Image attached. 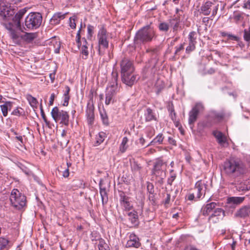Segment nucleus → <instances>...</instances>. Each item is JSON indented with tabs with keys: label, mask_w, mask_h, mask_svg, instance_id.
Here are the masks:
<instances>
[{
	"label": "nucleus",
	"mask_w": 250,
	"mask_h": 250,
	"mask_svg": "<svg viewBox=\"0 0 250 250\" xmlns=\"http://www.w3.org/2000/svg\"><path fill=\"white\" fill-rule=\"evenodd\" d=\"M237 189L239 191H247L249 190V188L245 184L243 183H240L236 186Z\"/></svg>",
	"instance_id": "nucleus-54"
},
{
	"label": "nucleus",
	"mask_w": 250,
	"mask_h": 250,
	"mask_svg": "<svg viewBox=\"0 0 250 250\" xmlns=\"http://www.w3.org/2000/svg\"><path fill=\"white\" fill-rule=\"evenodd\" d=\"M144 117L146 122L157 121L158 120L154 111L149 107H147L145 110Z\"/></svg>",
	"instance_id": "nucleus-22"
},
{
	"label": "nucleus",
	"mask_w": 250,
	"mask_h": 250,
	"mask_svg": "<svg viewBox=\"0 0 250 250\" xmlns=\"http://www.w3.org/2000/svg\"><path fill=\"white\" fill-rule=\"evenodd\" d=\"M100 186V193L101 196L102 204L104 206L107 203L108 201V195L105 187H103L101 181L99 184Z\"/></svg>",
	"instance_id": "nucleus-31"
},
{
	"label": "nucleus",
	"mask_w": 250,
	"mask_h": 250,
	"mask_svg": "<svg viewBox=\"0 0 250 250\" xmlns=\"http://www.w3.org/2000/svg\"><path fill=\"white\" fill-rule=\"evenodd\" d=\"M9 8L5 4L4 0H0V15L4 20L6 19V15L9 14Z\"/></svg>",
	"instance_id": "nucleus-34"
},
{
	"label": "nucleus",
	"mask_w": 250,
	"mask_h": 250,
	"mask_svg": "<svg viewBox=\"0 0 250 250\" xmlns=\"http://www.w3.org/2000/svg\"><path fill=\"white\" fill-rule=\"evenodd\" d=\"M195 48V45L193 44L189 43L188 46L186 49L187 53L189 54L191 51H193Z\"/></svg>",
	"instance_id": "nucleus-61"
},
{
	"label": "nucleus",
	"mask_w": 250,
	"mask_h": 250,
	"mask_svg": "<svg viewBox=\"0 0 250 250\" xmlns=\"http://www.w3.org/2000/svg\"><path fill=\"white\" fill-rule=\"evenodd\" d=\"M136 76L134 73L121 74L122 82L129 87H131L135 83Z\"/></svg>",
	"instance_id": "nucleus-18"
},
{
	"label": "nucleus",
	"mask_w": 250,
	"mask_h": 250,
	"mask_svg": "<svg viewBox=\"0 0 250 250\" xmlns=\"http://www.w3.org/2000/svg\"><path fill=\"white\" fill-rule=\"evenodd\" d=\"M95 27L90 24L87 25V38L91 39L94 34Z\"/></svg>",
	"instance_id": "nucleus-52"
},
{
	"label": "nucleus",
	"mask_w": 250,
	"mask_h": 250,
	"mask_svg": "<svg viewBox=\"0 0 250 250\" xmlns=\"http://www.w3.org/2000/svg\"><path fill=\"white\" fill-rule=\"evenodd\" d=\"M185 43H181L179 45L175 47V52L173 56L170 59L173 61H175L179 59L181 52L184 50Z\"/></svg>",
	"instance_id": "nucleus-32"
},
{
	"label": "nucleus",
	"mask_w": 250,
	"mask_h": 250,
	"mask_svg": "<svg viewBox=\"0 0 250 250\" xmlns=\"http://www.w3.org/2000/svg\"><path fill=\"white\" fill-rule=\"evenodd\" d=\"M69 25L72 29L76 28V24L75 22V19L74 18L71 17L69 18Z\"/></svg>",
	"instance_id": "nucleus-62"
},
{
	"label": "nucleus",
	"mask_w": 250,
	"mask_h": 250,
	"mask_svg": "<svg viewBox=\"0 0 250 250\" xmlns=\"http://www.w3.org/2000/svg\"><path fill=\"white\" fill-rule=\"evenodd\" d=\"M212 134L216 139L218 144L221 146H224L227 142L226 137L221 131L214 130Z\"/></svg>",
	"instance_id": "nucleus-28"
},
{
	"label": "nucleus",
	"mask_w": 250,
	"mask_h": 250,
	"mask_svg": "<svg viewBox=\"0 0 250 250\" xmlns=\"http://www.w3.org/2000/svg\"><path fill=\"white\" fill-rule=\"evenodd\" d=\"M42 18L39 13H30L25 18L23 24V32L36 29L40 27Z\"/></svg>",
	"instance_id": "nucleus-4"
},
{
	"label": "nucleus",
	"mask_w": 250,
	"mask_h": 250,
	"mask_svg": "<svg viewBox=\"0 0 250 250\" xmlns=\"http://www.w3.org/2000/svg\"><path fill=\"white\" fill-rule=\"evenodd\" d=\"M51 116L54 120L57 122L60 121V124L67 126L69 124V115L68 113L62 110H60L57 106L52 109Z\"/></svg>",
	"instance_id": "nucleus-7"
},
{
	"label": "nucleus",
	"mask_w": 250,
	"mask_h": 250,
	"mask_svg": "<svg viewBox=\"0 0 250 250\" xmlns=\"http://www.w3.org/2000/svg\"><path fill=\"white\" fill-rule=\"evenodd\" d=\"M204 109L203 104L201 103H196L189 112L188 124L194 125L196 121L200 112L203 111Z\"/></svg>",
	"instance_id": "nucleus-12"
},
{
	"label": "nucleus",
	"mask_w": 250,
	"mask_h": 250,
	"mask_svg": "<svg viewBox=\"0 0 250 250\" xmlns=\"http://www.w3.org/2000/svg\"><path fill=\"white\" fill-rule=\"evenodd\" d=\"M155 195L154 193L149 194L148 198L152 206H156L157 205L156 200L155 198Z\"/></svg>",
	"instance_id": "nucleus-55"
},
{
	"label": "nucleus",
	"mask_w": 250,
	"mask_h": 250,
	"mask_svg": "<svg viewBox=\"0 0 250 250\" xmlns=\"http://www.w3.org/2000/svg\"><path fill=\"white\" fill-rule=\"evenodd\" d=\"M11 115L17 117L23 116L25 115V111L22 107L17 106L12 110Z\"/></svg>",
	"instance_id": "nucleus-39"
},
{
	"label": "nucleus",
	"mask_w": 250,
	"mask_h": 250,
	"mask_svg": "<svg viewBox=\"0 0 250 250\" xmlns=\"http://www.w3.org/2000/svg\"><path fill=\"white\" fill-rule=\"evenodd\" d=\"M119 194L120 205L124 208V210L126 211L131 210L133 206L131 204L130 197L127 196L123 191H119Z\"/></svg>",
	"instance_id": "nucleus-13"
},
{
	"label": "nucleus",
	"mask_w": 250,
	"mask_h": 250,
	"mask_svg": "<svg viewBox=\"0 0 250 250\" xmlns=\"http://www.w3.org/2000/svg\"><path fill=\"white\" fill-rule=\"evenodd\" d=\"M224 169L229 175L239 176L244 173L245 167L242 161L239 158L232 157L224 162Z\"/></svg>",
	"instance_id": "nucleus-2"
},
{
	"label": "nucleus",
	"mask_w": 250,
	"mask_h": 250,
	"mask_svg": "<svg viewBox=\"0 0 250 250\" xmlns=\"http://www.w3.org/2000/svg\"><path fill=\"white\" fill-rule=\"evenodd\" d=\"M41 116H42V118L44 122L45 123V124L47 125H49L50 123L47 120V118L45 116V114L44 113V112L43 111V110H42V111H41Z\"/></svg>",
	"instance_id": "nucleus-63"
},
{
	"label": "nucleus",
	"mask_w": 250,
	"mask_h": 250,
	"mask_svg": "<svg viewBox=\"0 0 250 250\" xmlns=\"http://www.w3.org/2000/svg\"><path fill=\"white\" fill-rule=\"evenodd\" d=\"M176 176L177 175L176 173H172L170 174V177L168 178L167 180V184L171 186L172 185V183L176 179Z\"/></svg>",
	"instance_id": "nucleus-59"
},
{
	"label": "nucleus",
	"mask_w": 250,
	"mask_h": 250,
	"mask_svg": "<svg viewBox=\"0 0 250 250\" xmlns=\"http://www.w3.org/2000/svg\"><path fill=\"white\" fill-rule=\"evenodd\" d=\"M64 18V15L61 13L55 14L50 19V22L52 24H57L60 22L61 19Z\"/></svg>",
	"instance_id": "nucleus-36"
},
{
	"label": "nucleus",
	"mask_w": 250,
	"mask_h": 250,
	"mask_svg": "<svg viewBox=\"0 0 250 250\" xmlns=\"http://www.w3.org/2000/svg\"><path fill=\"white\" fill-rule=\"evenodd\" d=\"M37 37L36 33H25L21 36V38L27 43L32 42Z\"/></svg>",
	"instance_id": "nucleus-35"
},
{
	"label": "nucleus",
	"mask_w": 250,
	"mask_h": 250,
	"mask_svg": "<svg viewBox=\"0 0 250 250\" xmlns=\"http://www.w3.org/2000/svg\"><path fill=\"white\" fill-rule=\"evenodd\" d=\"M48 44L53 45L54 49V52L55 53H59L60 52V49L61 47V42L56 37L51 38L48 42Z\"/></svg>",
	"instance_id": "nucleus-33"
},
{
	"label": "nucleus",
	"mask_w": 250,
	"mask_h": 250,
	"mask_svg": "<svg viewBox=\"0 0 250 250\" xmlns=\"http://www.w3.org/2000/svg\"><path fill=\"white\" fill-rule=\"evenodd\" d=\"M245 199L244 197H231L228 199L229 203L239 205L242 203Z\"/></svg>",
	"instance_id": "nucleus-42"
},
{
	"label": "nucleus",
	"mask_w": 250,
	"mask_h": 250,
	"mask_svg": "<svg viewBox=\"0 0 250 250\" xmlns=\"http://www.w3.org/2000/svg\"><path fill=\"white\" fill-rule=\"evenodd\" d=\"M167 162L162 157L156 159L153 163V167L151 169V175L154 176L157 182L160 185H163L164 179L166 177Z\"/></svg>",
	"instance_id": "nucleus-3"
},
{
	"label": "nucleus",
	"mask_w": 250,
	"mask_h": 250,
	"mask_svg": "<svg viewBox=\"0 0 250 250\" xmlns=\"http://www.w3.org/2000/svg\"><path fill=\"white\" fill-rule=\"evenodd\" d=\"M10 200L12 206L17 209H21L25 206L26 197L17 189H13L11 193Z\"/></svg>",
	"instance_id": "nucleus-5"
},
{
	"label": "nucleus",
	"mask_w": 250,
	"mask_h": 250,
	"mask_svg": "<svg viewBox=\"0 0 250 250\" xmlns=\"http://www.w3.org/2000/svg\"><path fill=\"white\" fill-rule=\"evenodd\" d=\"M196 33L195 31H192L188 35L189 43L195 44L196 43Z\"/></svg>",
	"instance_id": "nucleus-50"
},
{
	"label": "nucleus",
	"mask_w": 250,
	"mask_h": 250,
	"mask_svg": "<svg viewBox=\"0 0 250 250\" xmlns=\"http://www.w3.org/2000/svg\"><path fill=\"white\" fill-rule=\"evenodd\" d=\"M26 12L25 9H21L13 17L12 23L9 22V25L10 27L15 26L17 29L20 30L21 32H23V24H21V20L22 18Z\"/></svg>",
	"instance_id": "nucleus-11"
},
{
	"label": "nucleus",
	"mask_w": 250,
	"mask_h": 250,
	"mask_svg": "<svg viewBox=\"0 0 250 250\" xmlns=\"http://www.w3.org/2000/svg\"><path fill=\"white\" fill-rule=\"evenodd\" d=\"M82 27V24H81V27L79 28V30L77 32L76 37V42L77 44V46L79 48H80V46L81 45V42H82V39H81V29Z\"/></svg>",
	"instance_id": "nucleus-51"
},
{
	"label": "nucleus",
	"mask_w": 250,
	"mask_h": 250,
	"mask_svg": "<svg viewBox=\"0 0 250 250\" xmlns=\"http://www.w3.org/2000/svg\"><path fill=\"white\" fill-rule=\"evenodd\" d=\"M224 114L221 113H215L210 115L208 118L207 121L203 123L204 127H210L216 123L215 120L220 121L223 119Z\"/></svg>",
	"instance_id": "nucleus-15"
},
{
	"label": "nucleus",
	"mask_w": 250,
	"mask_h": 250,
	"mask_svg": "<svg viewBox=\"0 0 250 250\" xmlns=\"http://www.w3.org/2000/svg\"><path fill=\"white\" fill-rule=\"evenodd\" d=\"M14 104V102L12 101H7L0 105L2 114L4 117H7L8 112L11 110Z\"/></svg>",
	"instance_id": "nucleus-25"
},
{
	"label": "nucleus",
	"mask_w": 250,
	"mask_h": 250,
	"mask_svg": "<svg viewBox=\"0 0 250 250\" xmlns=\"http://www.w3.org/2000/svg\"><path fill=\"white\" fill-rule=\"evenodd\" d=\"M65 91L63 94L64 101L62 104L63 106H67L69 103V101L70 99L69 95V92L70 91V88L68 85L65 86Z\"/></svg>",
	"instance_id": "nucleus-38"
},
{
	"label": "nucleus",
	"mask_w": 250,
	"mask_h": 250,
	"mask_svg": "<svg viewBox=\"0 0 250 250\" xmlns=\"http://www.w3.org/2000/svg\"><path fill=\"white\" fill-rule=\"evenodd\" d=\"M131 170L133 173H140L142 169V164L135 159L130 160Z\"/></svg>",
	"instance_id": "nucleus-26"
},
{
	"label": "nucleus",
	"mask_w": 250,
	"mask_h": 250,
	"mask_svg": "<svg viewBox=\"0 0 250 250\" xmlns=\"http://www.w3.org/2000/svg\"><path fill=\"white\" fill-rule=\"evenodd\" d=\"M98 247L99 250H110L109 246L102 238L99 239Z\"/></svg>",
	"instance_id": "nucleus-49"
},
{
	"label": "nucleus",
	"mask_w": 250,
	"mask_h": 250,
	"mask_svg": "<svg viewBox=\"0 0 250 250\" xmlns=\"http://www.w3.org/2000/svg\"><path fill=\"white\" fill-rule=\"evenodd\" d=\"M208 188V182L200 180L196 182L194 186L196 194V201L203 198Z\"/></svg>",
	"instance_id": "nucleus-10"
},
{
	"label": "nucleus",
	"mask_w": 250,
	"mask_h": 250,
	"mask_svg": "<svg viewBox=\"0 0 250 250\" xmlns=\"http://www.w3.org/2000/svg\"><path fill=\"white\" fill-rule=\"evenodd\" d=\"M26 99L28 101L30 105L32 107L36 106L38 104V101L35 97L30 94L26 95Z\"/></svg>",
	"instance_id": "nucleus-47"
},
{
	"label": "nucleus",
	"mask_w": 250,
	"mask_h": 250,
	"mask_svg": "<svg viewBox=\"0 0 250 250\" xmlns=\"http://www.w3.org/2000/svg\"><path fill=\"white\" fill-rule=\"evenodd\" d=\"M141 246L139 238L134 233H131L126 244V248H138Z\"/></svg>",
	"instance_id": "nucleus-20"
},
{
	"label": "nucleus",
	"mask_w": 250,
	"mask_h": 250,
	"mask_svg": "<svg viewBox=\"0 0 250 250\" xmlns=\"http://www.w3.org/2000/svg\"><path fill=\"white\" fill-rule=\"evenodd\" d=\"M7 28L10 32L11 38L14 40L18 39V38H19V36L17 34L16 31L14 29H13L12 27H10V26L9 27V28Z\"/></svg>",
	"instance_id": "nucleus-53"
},
{
	"label": "nucleus",
	"mask_w": 250,
	"mask_h": 250,
	"mask_svg": "<svg viewBox=\"0 0 250 250\" xmlns=\"http://www.w3.org/2000/svg\"><path fill=\"white\" fill-rule=\"evenodd\" d=\"M100 114L103 124L105 125H108L109 124V119L105 109L100 110Z\"/></svg>",
	"instance_id": "nucleus-43"
},
{
	"label": "nucleus",
	"mask_w": 250,
	"mask_h": 250,
	"mask_svg": "<svg viewBox=\"0 0 250 250\" xmlns=\"http://www.w3.org/2000/svg\"><path fill=\"white\" fill-rule=\"evenodd\" d=\"M169 26H170L173 30V32L177 33L179 28H181L180 24L181 22L180 17L179 16H174L172 18L168 20Z\"/></svg>",
	"instance_id": "nucleus-24"
},
{
	"label": "nucleus",
	"mask_w": 250,
	"mask_h": 250,
	"mask_svg": "<svg viewBox=\"0 0 250 250\" xmlns=\"http://www.w3.org/2000/svg\"><path fill=\"white\" fill-rule=\"evenodd\" d=\"M118 73L117 71H113L111 74V79L107 87L118 89Z\"/></svg>",
	"instance_id": "nucleus-29"
},
{
	"label": "nucleus",
	"mask_w": 250,
	"mask_h": 250,
	"mask_svg": "<svg viewBox=\"0 0 250 250\" xmlns=\"http://www.w3.org/2000/svg\"><path fill=\"white\" fill-rule=\"evenodd\" d=\"M165 137L163 133H159L148 145L146 146L145 147L150 146H154L156 145H162L163 144V141Z\"/></svg>",
	"instance_id": "nucleus-30"
},
{
	"label": "nucleus",
	"mask_w": 250,
	"mask_h": 250,
	"mask_svg": "<svg viewBox=\"0 0 250 250\" xmlns=\"http://www.w3.org/2000/svg\"><path fill=\"white\" fill-rule=\"evenodd\" d=\"M245 14L240 11H235L233 13V19L236 22L242 21L244 18Z\"/></svg>",
	"instance_id": "nucleus-44"
},
{
	"label": "nucleus",
	"mask_w": 250,
	"mask_h": 250,
	"mask_svg": "<svg viewBox=\"0 0 250 250\" xmlns=\"http://www.w3.org/2000/svg\"><path fill=\"white\" fill-rule=\"evenodd\" d=\"M128 219L130 223V228H137L140 224L138 214L137 211L133 210L127 213Z\"/></svg>",
	"instance_id": "nucleus-19"
},
{
	"label": "nucleus",
	"mask_w": 250,
	"mask_h": 250,
	"mask_svg": "<svg viewBox=\"0 0 250 250\" xmlns=\"http://www.w3.org/2000/svg\"><path fill=\"white\" fill-rule=\"evenodd\" d=\"M218 9V5H216L214 3L208 1L202 4L200 13L205 16L209 15L212 11L211 17L215 16Z\"/></svg>",
	"instance_id": "nucleus-9"
},
{
	"label": "nucleus",
	"mask_w": 250,
	"mask_h": 250,
	"mask_svg": "<svg viewBox=\"0 0 250 250\" xmlns=\"http://www.w3.org/2000/svg\"><path fill=\"white\" fill-rule=\"evenodd\" d=\"M224 216V210L221 208H217L209 216L208 220L210 223L213 224L217 223L223 219Z\"/></svg>",
	"instance_id": "nucleus-16"
},
{
	"label": "nucleus",
	"mask_w": 250,
	"mask_h": 250,
	"mask_svg": "<svg viewBox=\"0 0 250 250\" xmlns=\"http://www.w3.org/2000/svg\"><path fill=\"white\" fill-rule=\"evenodd\" d=\"M158 29L160 31L167 32L169 29V24L166 22H162L159 23Z\"/></svg>",
	"instance_id": "nucleus-48"
},
{
	"label": "nucleus",
	"mask_w": 250,
	"mask_h": 250,
	"mask_svg": "<svg viewBox=\"0 0 250 250\" xmlns=\"http://www.w3.org/2000/svg\"><path fill=\"white\" fill-rule=\"evenodd\" d=\"M9 241L3 237H0V250H7Z\"/></svg>",
	"instance_id": "nucleus-46"
},
{
	"label": "nucleus",
	"mask_w": 250,
	"mask_h": 250,
	"mask_svg": "<svg viewBox=\"0 0 250 250\" xmlns=\"http://www.w3.org/2000/svg\"><path fill=\"white\" fill-rule=\"evenodd\" d=\"M243 38L244 41L247 42L249 46L250 44V26L244 30Z\"/></svg>",
	"instance_id": "nucleus-45"
},
{
	"label": "nucleus",
	"mask_w": 250,
	"mask_h": 250,
	"mask_svg": "<svg viewBox=\"0 0 250 250\" xmlns=\"http://www.w3.org/2000/svg\"><path fill=\"white\" fill-rule=\"evenodd\" d=\"M218 206V203L211 202L203 206L201 209V213L204 216H208L211 212L213 211Z\"/></svg>",
	"instance_id": "nucleus-23"
},
{
	"label": "nucleus",
	"mask_w": 250,
	"mask_h": 250,
	"mask_svg": "<svg viewBox=\"0 0 250 250\" xmlns=\"http://www.w3.org/2000/svg\"><path fill=\"white\" fill-rule=\"evenodd\" d=\"M98 53L101 56L104 55L105 50L108 47V41H107V30L104 25L100 27L98 34Z\"/></svg>",
	"instance_id": "nucleus-6"
},
{
	"label": "nucleus",
	"mask_w": 250,
	"mask_h": 250,
	"mask_svg": "<svg viewBox=\"0 0 250 250\" xmlns=\"http://www.w3.org/2000/svg\"><path fill=\"white\" fill-rule=\"evenodd\" d=\"M220 34L223 37H227L228 40L239 42L240 40L239 37L225 32L221 31Z\"/></svg>",
	"instance_id": "nucleus-41"
},
{
	"label": "nucleus",
	"mask_w": 250,
	"mask_h": 250,
	"mask_svg": "<svg viewBox=\"0 0 250 250\" xmlns=\"http://www.w3.org/2000/svg\"><path fill=\"white\" fill-rule=\"evenodd\" d=\"M128 142V139L127 137H124L123 138L122 141L120 145L119 150L120 151L123 153L125 152L126 149H127L128 146L127 145V143Z\"/></svg>",
	"instance_id": "nucleus-40"
},
{
	"label": "nucleus",
	"mask_w": 250,
	"mask_h": 250,
	"mask_svg": "<svg viewBox=\"0 0 250 250\" xmlns=\"http://www.w3.org/2000/svg\"><path fill=\"white\" fill-rule=\"evenodd\" d=\"M147 190L149 194L154 193V186L153 184L150 182L147 183Z\"/></svg>",
	"instance_id": "nucleus-60"
},
{
	"label": "nucleus",
	"mask_w": 250,
	"mask_h": 250,
	"mask_svg": "<svg viewBox=\"0 0 250 250\" xmlns=\"http://www.w3.org/2000/svg\"><path fill=\"white\" fill-rule=\"evenodd\" d=\"M146 134L147 137L151 138L155 134V130L152 127L148 128Z\"/></svg>",
	"instance_id": "nucleus-57"
},
{
	"label": "nucleus",
	"mask_w": 250,
	"mask_h": 250,
	"mask_svg": "<svg viewBox=\"0 0 250 250\" xmlns=\"http://www.w3.org/2000/svg\"><path fill=\"white\" fill-rule=\"evenodd\" d=\"M171 195L169 193H167L166 197L164 200L163 203L166 207H167V206L169 204L170 202Z\"/></svg>",
	"instance_id": "nucleus-58"
},
{
	"label": "nucleus",
	"mask_w": 250,
	"mask_h": 250,
	"mask_svg": "<svg viewBox=\"0 0 250 250\" xmlns=\"http://www.w3.org/2000/svg\"><path fill=\"white\" fill-rule=\"evenodd\" d=\"M69 175V170L68 168L65 169L62 172V176L64 178H67Z\"/></svg>",
	"instance_id": "nucleus-64"
},
{
	"label": "nucleus",
	"mask_w": 250,
	"mask_h": 250,
	"mask_svg": "<svg viewBox=\"0 0 250 250\" xmlns=\"http://www.w3.org/2000/svg\"><path fill=\"white\" fill-rule=\"evenodd\" d=\"M88 45L89 44L86 39L85 38H83L82 39L81 45L79 49H81V53L85 56V57H83L84 59H86L89 54L88 50Z\"/></svg>",
	"instance_id": "nucleus-27"
},
{
	"label": "nucleus",
	"mask_w": 250,
	"mask_h": 250,
	"mask_svg": "<svg viewBox=\"0 0 250 250\" xmlns=\"http://www.w3.org/2000/svg\"><path fill=\"white\" fill-rule=\"evenodd\" d=\"M88 97L89 100L87 104L86 109V116L88 124L92 125L94 123L95 119L93 92L92 90L90 91Z\"/></svg>",
	"instance_id": "nucleus-8"
},
{
	"label": "nucleus",
	"mask_w": 250,
	"mask_h": 250,
	"mask_svg": "<svg viewBox=\"0 0 250 250\" xmlns=\"http://www.w3.org/2000/svg\"><path fill=\"white\" fill-rule=\"evenodd\" d=\"M118 89L114 88V87H107L105 91V104L108 105L113 103L115 101V96L118 92Z\"/></svg>",
	"instance_id": "nucleus-17"
},
{
	"label": "nucleus",
	"mask_w": 250,
	"mask_h": 250,
	"mask_svg": "<svg viewBox=\"0 0 250 250\" xmlns=\"http://www.w3.org/2000/svg\"><path fill=\"white\" fill-rule=\"evenodd\" d=\"M106 137V134L105 132L101 131L100 132L98 135H96V142L95 143V146H98L101 144Z\"/></svg>",
	"instance_id": "nucleus-37"
},
{
	"label": "nucleus",
	"mask_w": 250,
	"mask_h": 250,
	"mask_svg": "<svg viewBox=\"0 0 250 250\" xmlns=\"http://www.w3.org/2000/svg\"><path fill=\"white\" fill-rule=\"evenodd\" d=\"M155 37V32L150 25L143 27L135 34L134 44L135 47H139L142 44L152 41Z\"/></svg>",
	"instance_id": "nucleus-1"
},
{
	"label": "nucleus",
	"mask_w": 250,
	"mask_h": 250,
	"mask_svg": "<svg viewBox=\"0 0 250 250\" xmlns=\"http://www.w3.org/2000/svg\"><path fill=\"white\" fill-rule=\"evenodd\" d=\"M236 217L245 219L250 216V206H244L238 210L234 214Z\"/></svg>",
	"instance_id": "nucleus-21"
},
{
	"label": "nucleus",
	"mask_w": 250,
	"mask_h": 250,
	"mask_svg": "<svg viewBox=\"0 0 250 250\" xmlns=\"http://www.w3.org/2000/svg\"><path fill=\"white\" fill-rule=\"evenodd\" d=\"M161 83V84L160 85V86L158 85L159 82H158L155 84L156 93L157 95H159L161 92L162 90L164 88V84L162 83V82Z\"/></svg>",
	"instance_id": "nucleus-56"
},
{
	"label": "nucleus",
	"mask_w": 250,
	"mask_h": 250,
	"mask_svg": "<svg viewBox=\"0 0 250 250\" xmlns=\"http://www.w3.org/2000/svg\"><path fill=\"white\" fill-rule=\"evenodd\" d=\"M121 74L127 73H134L135 67L133 62L129 59L124 58L121 61L120 63Z\"/></svg>",
	"instance_id": "nucleus-14"
}]
</instances>
